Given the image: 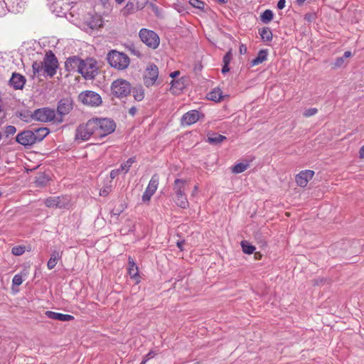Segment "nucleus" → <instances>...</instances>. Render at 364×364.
Returning <instances> with one entry per match:
<instances>
[{"instance_id": "nucleus-48", "label": "nucleus", "mask_w": 364, "mask_h": 364, "mask_svg": "<svg viewBox=\"0 0 364 364\" xmlns=\"http://www.w3.org/2000/svg\"><path fill=\"white\" fill-rule=\"evenodd\" d=\"M179 74H180V72H179V71H178V70H177V71H174V72H173V73H171L170 74V77H172V78H175V77H176L177 76H178V75H179Z\"/></svg>"}, {"instance_id": "nucleus-16", "label": "nucleus", "mask_w": 364, "mask_h": 364, "mask_svg": "<svg viewBox=\"0 0 364 364\" xmlns=\"http://www.w3.org/2000/svg\"><path fill=\"white\" fill-rule=\"evenodd\" d=\"M200 114L197 110H191L184 114L181 118V123L183 125L189 126L199 120Z\"/></svg>"}, {"instance_id": "nucleus-47", "label": "nucleus", "mask_w": 364, "mask_h": 364, "mask_svg": "<svg viewBox=\"0 0 364 364\" xmlns=\"http://www.w3.org/2000/svg\"><path fill=\"white\" fill-rule=\"evenodd\" d=\"M229 70H230V68L228 67V65L224 64L223 67L222 68V73L223 74H225V73H228Z\"/></svg>"}, {"instance_id": "nucleus-6", "label": "nucleus", "mask_w": 364, "mask_h": 364, "mask_svg": "<svg viewBox=\"0 0 364 364\" xmlns=\"http://www.w3.org/2000/svg\"><path fill=\"white\" fill-rule=\"evenodd\" d=\"M78 99L82 104L90 107H98L102 102L101 96L91 90L80 92Z\"/></svg>"}, {"instance_id": "nucleus-17", "label": "nucleus", "mask_w": 364, "mask_h": 364, "mask_svg": "<svg viewBox=\"0 0 364 364\" xmlns=\"http://www.w3.org/2000/svg\"><path fill=\"white\" fill-rule=\"evenodd\" d=\"M128 274L131 279H134L136 284H139L141 281L139 274V268L132 257L128 258Z\"/></svg>"}, {"instance_id": "nucleus-12", "label": "nucleus", "mask_w": 364, "mask_h": 364, "mask_svg": "<svg viewBox=\"0 0 364 364\" xmlns=\"http://www.w3.org/2000/svg\"><path fill=\"white\" fill-rule=\"evenodd\" d=\"M159 183V176L154 174L149 182V184L142 195L141 200L144 203H149L152 196L156 193Z\"/></svg>"}, {"instance_id": "nucleus-13", "label": "nucleus", "mask_w": 364, "mask_h": 364, "mask_svg": "<svg viewBox=\"0 0 364 364\" xmlns=\"http://www.w3.org/2000/svg\"><path fill=\"white\" fill-rule=\"evenodd\" d=\"M55 117V111L48 108H41L36 110L32 118L41 122H51Z\"/></svg>"}, {"instance_id": "nucleus-51", "label": "nucleus", "mask_w": 364, "mask_h": 364, "mask_svg": "<svg viewBox=\"0 0 364 364\" xmlns=\"http://www.w3.org/2000/svg\"><path fill=\"white\" fill-rule=\"evenodd\" d=\"M198 185H196V186H194V188H193V193H192V194H193V196H194L195 194H196V193H197V192H198Z\"/></svg>"}, {"instance_id": "nucleus-38", "label": "nucleus", "mask_w": 364, "mask_h": 364, "mask_svg": "<svg viewBox=\"0 0 364 364\" xmlns=\"http://www.w3.org/2000/svg\"><path fill=\"white\" fill-rule=\"evenodd\" d=\"M171 89L174 90H182L183 89V83L180 80H173L171 82Z\"/></svg>"}, {"instance_id": "nucleus-2", "label": "nucleus", "mask_w": 364, "mask_h": 364, "mask_svg": "<svg viewBox=\"0 0 364 364\" xmlns=\"http://www.w3.org/2000/svg\"><path fill=\"white\" fill-rule=\"evenodd\" d=\"M95 127V137L102 138L114 132L115 122L109 118H92Z\"/></svg>"}, {"instance_id": "nucleus-33", "label": "nucleus", "mask_w": 364, "mask_h": 364, "mask_svg": "<svg viewBox=\"0 0 364 364\" xmlns=\"http://www.w3.org/2000/svg\"><path fill=\"white\" fill-rule=\"evenodd\" d=\"M26 250V248L23 245H17L11 249V252L14 255L20 256L22 255Z\"/></svg>"}, {"instance_id": "nucleus-34", "label": "nucleus", "mask_w": 364, "mask_h": 364, "mask_svg": "<svg viewBox=\"0 0 364 364\" xmlns=\"http://www.w3.org/2000/svg\"><path fill=\"white\" fill-rule=\"evenodd\" d=\"M32 70L33 76L39 74V73L43 70V63L35 61L32 64Z\"/></svg>"}, {"instance_id": "nucleus-35", "label": "nucleus", "mask_w": 364, "mask_h": 364, "mask_svg": "<svg viewBox=\"0 0 364 364\" xmlns=\"http://www.w3.org/2000/svg\"><path fill=\"white\" fill-rule=\"evenodd\" d=\"M189 4L194 8L204 10L205 3L200 0H189Z\"/></svg>"}, {"instance_id": "nucleus-29", "label": "nucleus", "mask_w": 364, "mask_h": 364, "mask_svg": "<svg viewBox=\"0 0 364 364\" xmlns=\"http://www.w3.org/2000/svg\"><path fill=\"white\" fill-rule=\"evenodd\" d=\"M273 16V12L269 9H267L261 14L260 19L263 23H267L272 20Z\"/></svg>"}, {"instance_id": "nucleus-32", "label": "nucleus", "mask_w": 364, "mask_h": 364, "mask_svg": "<svg viewBox=\"0 0 364 364\" xmlns=\"http://www.w3.org/2000/svg\"><path fill=\"white\" fill-rule=\"evenodd\" d=\"M134 97L137 101H141L144 97V91L141 87L134 90Z\"/></svg>"}, {"instance_id": "nucleus-8", "label": "nucleus", "mask_w": 364, "mask_h": 364, "mask_svg": "<svg viewBox=\"0 0 364 364\" xmlns=\"http://www.w3.org/2000/svg\"><path fill=\"white\" fill-rule=\"evenodd\" d=\"M139 37L144 43L152 49H156L159 46V37L153 31L142 28L139 31Z\"/></svg>"}, {"instance_id": "nucleus-20", "label": "nucleus", "mask_w": 364, "mask_h": 364, "mask_svg": "<svg viewBox=\"0 0 364 364\" xmlns=\"http://www.w3.org/2000/svg\"><path fill=\"white\" fill-rule=\"evenodd\" d=\"M46 315L52 319L61 321H70L74 320V316L70 314H64L51 311H47Z\"/></svg>"}, {"instance_id": "nucleus-42", "label": "nucleus", "mask_w": 364, "mask_h": 364, "mask_svg": "<svg viewBox=\"0 0 364 364\" xmlns=\"http://www.w3.org/2000/svg\"><path fill=\"white\" fill-rule=\"evenodd\" d=\"M122 173L119 168L112 170L110 172V178L112 179L115 178L119 174Z\"/></svg>"}, {"instance_id": "nucleus-18", "label": "nucleus", "mask_w": 364, "mask_h": 364, "mask_svg": "<svg viewBox=\"0 0 364 364\" xmlns=\"http://www.w3.org/2000/svg\"><path fill=\"white\" fill-rule=\"evenodd\" d=\"M82 61L83 60L80 59L78 57H70L68 58L65 61V67L66 70L69 72L77 70L79 73Z\"/></svg>"}, {"instance_id": "nucleus-52", "label": "nucleus", "mask_w": 364, "mask_h": 364, "mask_svg": "<svg viewBox=\"0 0 364 364\" xmlns=\"http://www.w3.org/2000/svg\"><path fill=\"white\" fill-rule=\"evenodd\" d=\"M183 244H184L183 241L178 242H177V246H178V248H180L182 250H183L182 247H183Z\"/></svg>"}, {"instance_id": "nucleus-46", "label": "nucleus", "mask_w": 364, "mask_h": 364, "mask_svg": "<svg viewBox=\"0 0 364 364\" xmlns=\"http://www.w3.org/2000/svg\"><path fill=\"white\" fill-rule=\"evenodd\" d=\"M359 158L360 159H364V145L362 146L359 150Z\"/></svg>"}, {"instance_id": "nucleus-9", "label": "nucleus", "mask_w": 364, "mask_h": 364, "mask_svg": "<svg viewBox=\"0 0 364 364\" xmlns=\"http://www.w3.org/2000/svg\"><path fill=\"white\" fill-rule=\"evenodd\" d=\"M42 63L44 73L50 77H53L58 66V62L55 55L51 51L47 53Z\"/></svg>"}, {"instance_id": "nucleus-37", "label": "nucleus", "mask_w": 364, "mask_h": 364, "mask_svg": "<svg viewBox=\"0 0 364 364\" xmlns=\"http://www.w3.org/2000/svg\"><path fill=\"white\" fill-rule=\"evenodd\" d=\"M23 280L22 278V275L19 274L14 275V277H13V279H12L13 284L16 285V286L21 285L23 283Z\"/></svg>"}, {"instance_id": "nucleus-14", "label": "nucleus", "mask_w": 364, "mask_h": 364, "mask_svg": "<svg viewBox=\"0 0 364 364\" xmlns=\"http://www.w3.org/2000/svg\"><path fill=\"white\" fill-rule=\"evenodd\" d=\"M16 140L24 146H31L36 143L34 132L30 130H26L18 134Z\"/></svg>"}, {"instance_id": "nucleus-39", "label": "nucleus", "mask_w": 364, "mask_h": 364, "mask_svg": "<svg viewBox=\"0 0 364 364\" xmlns=\"http://www.w3.org/2000/svg\"><path fill=\"white\" fill-rule=\"evenodd\" d=\"M318 112V109L316 108H310V109H306L304 112V116L305 117H311L314 114H316Z\"/></svg>"}, {"instance_id": "nucleus-30", "label": "nucleus", "mask_w": 364, "mask_h": 364, "mask_svg": "<svg viewBox=\"0 0 364 364\" xmlns=\"http://www.w3.org/2000/svg\"><path fill=\"white\" fill-rule=\"evenodd\" d=\"M249 165L247 164L239 163L232 167V172L234 173H240L244 172Z\"/></svg>"}, {"instance_id": "nucleus-45", "label": "nucleus", "mask_w": 364, "mask_h": 364, "mask_svg": "<svg viewBox=\"0 0 364 364\" xmlns=\"http://www.w3.org/2000/svg\"><path fill=\"white\" fill-rule=\"evenodd\" d=\"M286 1L285 0H279L277 3V8L279 9H283L285 7Z\"/></svg>"}, {"instance_id": "nucleus-27", "label": "nucleus", "mask_w": 364, "mask_h": 364, "mask_svg": "<svg viewBox=\"0 0 364 364\" xmlns=\"http://www.w3.org/2000/svg\"><path fill=\"white\" fill-rule=\"evenodd\" d=\"M135 161H136V158L135 157H131L127 161H126L125 162L122 164L119 168L120 169V171L122 173H127L129 171V169H130L131 166H132V164L134 163H135Z\"/></svg>"}, {"instance_id": "nucleus-31", "label": "nucleus", "mask_w": 364, "mask_h": 364, "mask_svg": "<svg viewBox=\"0 0 364 364\" xmlns=\"http://www.w3.org/2000/svg\"><path fill=\"white\" fill-rule=\"evenodd\" d=\"M71 109V105L69 103H65L60 102L59 105L58 106V111L61 114H65L69 112V110Z\"/></svg>"}, {"instance_id": "nucleus-4", "label": "nucleus", "mask_w": 364, "mask_h": 364, "mask_svg": "<svg viewBox=\"0 0 364 364\" xmlns=\"http://www.w3.org/2000/svg\"><path fill=\"white\" fill-rule=\"evenodd\" d=\"M110 90L112 96L119 99L124 98L131 93L132 85L123 78H117L112 82Z\"/></svg>"}, {"instance_id": "nucleus-25", "label": "nucleus", "mask_w": 364, "mask_h": 364, "mask_svg": "<svg viewBox=\"0 0 364 364\" xmlns=\"http://www.w3.org/2000/svg\"><path fill=\"white\" fill-rule=\"evenodd\" d=\"M259 35L264 41H270L272 39V33L269 28L264 27L259 30Z\"/></svg>"}, {"instance_id": "nucleus-44", "label": "nucleus", "mask_w": 364, "mask_h": 364, "mask_svg": "<svg viewBox=\"0 0 364 364\" xmlns=\"http://www.w3.org/2000/svg\"><path fill=\"white\" fill-rule=\"evenodd\" d=\"M6 132L9 134H14L16 133V129L14 126L10 125L6 127Z\"/></svg>"}, {"instance_id": "nucleus-15", "label": "nucleus", "mask_w": 364, "mask_h": 364, "mask_svg": "<svg viewBox=\"0 0 364 364\" xmlns=\"http://www.w3.org/2000/svg\"><path fill=\"white\" fill-rule=\"evenodd\" d=\"M314 171L312 170H304L300 171L295 176L296 184L300 187H306L308 183L313 178Z\"/></svg>"}, {"instance_id": "nucleus-55", "label": "nucleus", "mask_w": 364, "mask_h": 364, "mask_svg": "<svg viewBox=\"0 0 364 364\" xmlns=\"http://www.w3.org/2000/svg\"><path fill=\"white\" fill-rule=\"evenodd\" d=\"M246 50V48H245L243 45H242V46H240V52L242 53V50Z\"/></svg>"}, {"instance_id": "nucleus-60", "label": "nucleus", "mask_w": 364, "mask_h": 364, "mask_svg": "<svg viewBox=\"0 0 364 364\" xmlns=\"http://www.w3.org/2000/svg\"><path fill=\"white\" fill-rule=\"evenodd\" d=\"M100 195H105V191H102L100 192Z\"/></svg>"}, {"instance_id": "nucleus-1", "label": "nucleus", "mask_w": 364, "mask_h": 364, "mask_svg": "<svg viewBox=\"0 0 364 364\" xmlns=\"http://www.w3.org/2000/svg\"><path fill=\"white\" fill-rule=\"evenodd\" d=\"M187 184V181L177 178L173 185V200L178 207L183 209L189 208V202L186 194Z\"/></svg>"}, {"instance_id": "nucleus-57", "label": "nucleus", "mask_w": 364, "mask_h": 364, "mask_svg": "<svg viewBox=\"0 0 364 364\" xmlns=\"http://www.w3.org/2000/svg\"><path fill=\"white\" fill-rule=\"evenodd\" d=\"M228 0H218L220 4H225Z\"/></svg>"}, {"instance_id": "nucleus-5", "label": "nucleus", "mask_w": 364, "mask_h": 364, "mask_svg": "<svg viewBox=\"0 0 364 364\" xmlns=\"http://www.w3.org/2000/svg\"><path fill=\"white\" fill-rule=\"evenodd\" d=\"M79 73L87 80L93 79L97 74V61L92 58L83 60Z\"/></svg>"}, {"instance_id": "nucleus-23", "label": "nucleus", "mask_w": 364, "mask_h": 364, "mask_svg": "<svg viewBox=\"0 0 364 364\" xmlns=\"http://www.w3.org/2000/svg\"><path fill=\"white\" fill-rule=\"evenodd\" d=\"M33 132L36 142H37L43 140L49 134V130L47 128H39L35 129Z\"/></svg>"}, {"instance_id": "nucleus-36", "label": "nucleus", "mask_w": 364, "mask_h": 364, "mask_svg": "<svg viewBox=\"0 0 364 364\" xmlns=\"http://www.w3.org/2000/svg\"><path fill=\"white\" fill-rule=\"evenodd\" d=\"M345 64V59L343 57L337 58L334 63L332 64V68L336 69L341 68Z\"/></svg>"}, {"instance_id": "nucleus-21", "label": "nucleus", "mask_w": 364, "mask_h": 364, "mask_svg": "<svg viewBox=\"0 0 364 364\" xmlns=\"http://www.w3.org/2000/svg\"><path fill=\"white\" fill-rule=\"evenodd\" d=\"M207 98L212 101L220 102L223 100L224 96L223 95L222 90L216 87L207 94Z\"/></svg>"}, {"instance_id": "nucleus-43", "label": "nucleus", "mask_w": 364, "mask_h": 364, "mask_svg": "<svg viewBox=\"0 0 364 364\" xmlns=\"http://www.w3.org/2000/svg\"><path fill=\"white\" fill-rule=\"evenodd\" d=\"M154 353L152 351H150L147 353L141 361V364H145L151 358H153Z\"/></svg>"}, {"instance_id": "nucleus-10", "label": "nucleus", "mask_w": 364, "mask_h": 364, "mask_svg": "<svg viewBox=\"0 0 364 364\" xmlns=\"http://www.w3.org/2000/svg\"><path fill=\"white\" fill-rule=\"evenodd\" d=\"M44 203L50 208H65L70 205V198L66 196H51L46 198Z\"/></svg>"}, {"instance_id": "nucleus-49", "label": "nucleus", "mask_w": 364, "mask_h": 364, "mask_svg": "<svg viewBox=\"0 0 364 364\" xmlns=\"http://www.w3.org/2000/svg\"><path fill=\"white\" fill-rule=\"evenodd\" d=\"M352 55L351 54V52L350 51H346L343 54V58H350V56Z\"/></svg>"}, {"instance_id": "nucleus-53", "label": "nucleus", "mask_w": 364, "mask_h": 364, "mask_svg": "<svg viewBox=\"0 0 364 364\" xmlns=\"http://www.w3.org/2000/svg\"><path fill=\"white\" fill-rule=\"evenodd\" d=\"M261 257H262V255L259 252H256L255 255V257L257 259H259L261 258Z\"/></svg>"}, {"instance_id": "nucleus-11", "label": "nucleus", "mask_w": 364, "mask_h": 364, "mask_svg": "<svg viewBox=\"0 0 364 364\" xmlns=\"http://www.w3.org/2000/svg\"><path fill=\"white\" fill-rule=\"evenodd\" d=\"M159 77V70L156 65L149 64L147 65L144 74V83L149 87L153 86Z\"/></svg>"}, {"instance_id": "nucleus-7", "label": "nucleus", "mask_w": 364, "mask_h": 364, "mask_svg": "<svg viewBox=\"0 0 364 364\" xmlns=\"http://www.w3.org/2000/svg\"><path fill=\"white\" fill-rule=\"evenodd\" d=\"M92 119L85 124H80L75 131V139L77 140L87 141L92 136H95V129Z\"/></svg>"}, {"instance_id": "nucleus-40", "label": "nucleus", "mask_w": 364, "mask_h": 364, "mask_svg": "<svg viewBox=\"0 0 364 364\" xmlns=\"http://www.w3.org/2000/svg\"><path fill=\"white\" fill-rule=\"evenodd\" d=\"M147 4V0L136 1V8L138 10L142 9Z\"/></svg>"}, {"instance_id": "nucleus-28", "label": "nucleus", "mask_w": 364, "mask_h": 364, "mask_svg": "<svg viewBox=\"0 0 364 364\" xmlns=\"http://www.w3.org/2000/svg\"><path fill=\"white\" fill-rule=\"evenodd\" d=\"M241 247L242 252L247 255L252 254L256 249L255 246L250 245V242L247 240H242L241 242Z\"/></svg>"}, {"instance_id": "nucleus-58", "label": "nucleus", "mask_w": 364, "mask_h": 364, "mask_svg": "<svg viewBox=\"0 0 364 364\" xmlns=\"http://www.w3.org/2000/svg\"><path fill=\"white\" fill-rule=\"evenodd\" d=\"M129 6H131V7H132V6H133V3H132V2H129V3H127V4L126 7H129Z\"/></svg>"}, {"instance_id": "nucleus-54", "label": "nucleus", "mask_w": 364, "mask_h": 364, "mask_svg": "<svg viewBox=\"0 0 364 364\" xmlns=\"http://www.w3.org/2000/svg\"><path fill=\"white\" fill-rule=\"evenodd\" d=\"M97 21L99 22V23H97V24H95V26H99V27L102 26V19H101V18H99Z\"/></svg>"}, {"instance_id": "nucleus-41", "label": "nucleus", "mask_w": 364, "mask_h": 364, "mask_svg": "<svg viewBox=\"0 0 364 364\" xmlns=\"http://www.w3.org/2000/svg\"><path fill=\"white\" fill-rule=\"evenodd\" d=\"M231 58H232V54H231V52L229 51L223 57V63L226 64V65H229V63H230Z\"/></svg>"}, {"instance_id": "nucleus-24", "label": "nucleus", "mask_w": 364, "mask_h": 364, "mask_svg": "<svg viewBox=\"0 0 364 364\" xmlns=\"http://www.w3.org/2000/svg\"><path fill=\"white\" fill-rule=\"evenodd\" d=\"M60 258V255L58 251L53 252L47 264L48 268L49 269H53L57 264L58 260Z\"/></svg>"}, {"instance_id": "nucleus-3", "label": "nucleus", "mask_w": 364, "mask_h": 364, "mask_svg": "<svg viewBox=\"0 0 364 364\" xmlns=\"http://www.w3.org/2000/svg\"><path fill=\"white\" fill-rule=\"evenodd\" d=\"M107 59L111 67L119 70L127 69L130 63V58L127 54L115 50L108 53Z\"/></svg>"}, {"instance_id": "nucleus-22", "label": "nucleus", "mask_w": 364, "mask_h": 364, "mask_svg": "<svg viewBox=\"0 0 364 364\" xmlns=\"http://www.w3.org/2000/svg\"><path fill=\"white\" fill-rule=\"evenodd\" d=\"M268 52L267 50H261L259 51L257 56L252 60L251 65L255 66L262 63L267 59Z\"/></svg>"}, {"instance_id": "nucleus-19", "label": "nucleus", "mask_w": 364, "mask_h": 364, "mask_svg": "<svg viewBox=\"0 0 364 364\" xmlns=\"http://www.w3.org/2000/svg\"><path fill=\"white\" fill-rule=\"evenodd\" d=\"M9 83L15 90H22L26 83V79L22 75L14 73L12 74Z\"/></svg>"}, {"instance_id": "nucleus-56", "label": "nucleus", "mask_w": 364, "mask_h": 364, "mask_svg": "<svg viewBox=\"0 0 364 364\" xmlns=\"http://www.w3.org/2000/svg\"><path fill=\"white\" fill-rule=\"evenodd\" d=\"M246 50V48H245L243 45H242V46H240V52L242 53V50Z\"/></svg>"}, {"instance_id": "nucleus-59", "label": "nucleus", "mask_w": 364, "mask_h": 364, "mask_svg": "<svg viewBox=\"0 0 364 364\" xmlns=\"http://www.w3.org/2000/svg\"><path fill=\"white\" fill-rule=\"evenodd\" d=\"M116 2L119 4H121L124 0H115Z\"/></svg>"}, {"instance_id": "nucleus-50", "label": "nucleus", "mask_w": 364, "mask_h": 364, "mask_svg": "<svg viewBox=\"0 0 364 364\" xmlns=\"http://www.w3.org/2000/svg\"><path fill=\"white\" fill-rule=\"evenodd\" d=\"M136 112V109L135 107H132L129 111V114L132 115H134Z\"/></svg>"}, {"instance_id": "nucleus-26", "label": "nucleus", "mask_w": 364, "mask_h": 364, "mask_svg": "<svg viewBox=\"0 0 364 364\" xmlns=\"http://www.w3.org/2000/svg\"><path fill=\"white\" fill-rule=\"evenodd\" d=\"M226 137L218 134H213L208 136V141L210 144H220L223 142Z\"/></svg>"}]
</instances>
